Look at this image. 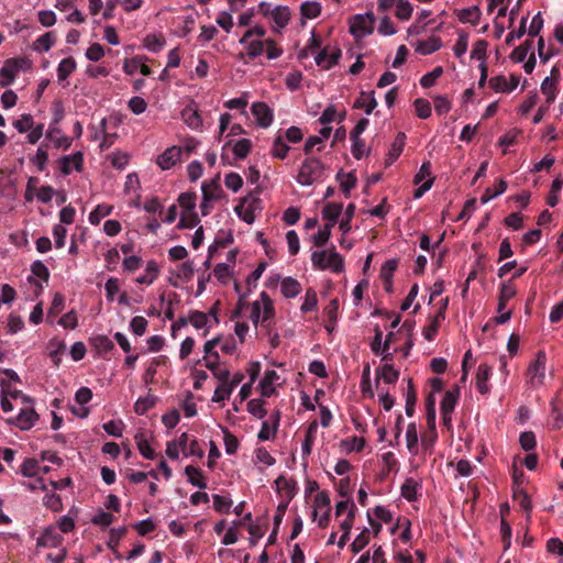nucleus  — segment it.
<instances>
[{"mask_svg": "<svg viewBox=\"0 0 563 563\" xmlns=\"http://www.w3.org/2000/svg\"><path fill=\"white\" fill-rule=\"evenodd\" d=\"M541 91L547 96V103L551 104L555 100L556 87L552 78H544L541 84Z\"/></svg>", "mask_w": 563, "mask_h": 563, "instance_id": "obj_50", "label": "nucleus"}, {"mask_svg": "<svg viewBox=\"0 0 563 563\" xmlns=\"http://www.w3.org/2000/svg\"><path fill=\"white\" fill-rule=\"evenodd\" d=\"M516 295V288L510 282H504L499 288L497 311L503 312L508 301Z\"/></svg>", "mask_w": 563, "mask_h": 563, "instance_id": "obj_16", "label": "nucleus"}, {"mask_svg": "<svg viewBox=\"0 0 563 563\" xmlns=\"http://www.w3.org/2000/svg\"><path fill=\"white\" fill-rule=\"evenodd\" d=\"M252 113L256 118L257 124L262 128H268L273 122V111L264 102H254L252 104Z\"/></svg>", "mask_w": 563, "mask_h": 563, "instance_id": "obj_10", "label": "nucleus"}, {"mask_svg": "<svg viewBox=\"0 0 563 563\" xmlns=\"http://www.w3.org/2000/svg\"><path fill=\"white\" fill-rule=\"evenodd\" d=\"M468 47V34L465 32H461L453 47L454 54L456 57H462Z\"/></svg>", "mask_w": 563, "mask_h": 563, "instance_id": "obj_60", "label": "nucleus"}, {"mask_svg": "<svg viewBox=\"0 0 563 563\" xmlns=\"http://www.w3.org/2000/svg\"><path fill=\"white\" fill-rule=\"evenodd\" d=\"M454 13L461 23H471L472 25H477L482 15L478 5L455 10Z\"/></svg>", "mask_w": 563, "mask_h": 563, "instance_id": "obj_13", "label": "nucleus"}, {"mask_svg": "<svg viewBox=\"0 0 563 563\" xmlns=\"http://www.w3.org/2000/svg\"><path fill=\"white\" fill-rule=\"evenodd\" d=\"M252 150V142L249 139L239 140L233 146V153L236 158L244 159Z\"/></svg>", "mask_w": 563, "mask_h": 563, "instance_id": "obj_42", "label": "nucleus"}, {"mask_svg": "<svg viewBox=\"0 0 563 563\" xmlns=\"http://www.w3.org/2000/svg\"><path fill=\"white\" fill-rule=\"evenodd\" d=\"M278 378H279V376L274 369H269V371L265 372V375L260 383L262 396L271 397L273 395L275 389L272 385Z\"/></svg>", "mask_w": 563, "mask_h": 563, "instance_id": "obj_21", "label": "nucleus"}, {"mask_svg": "<svg viewBox=\"0 0 563 563\" xmlns=\"http://www.w3.org/2000/svg\"><path fill=\"white\" fill-rule=\"evenodd\" d=\"M312 265L321 271L331 269L333 273H341L344 269L343 257L332 246L329 251H314L311 254Z\"/></svg>", "mask_w": 563, "mask_h": 563, "instance_id": "obj_2", "label": "nucleus"}, {"mask_svg": "<svg viewBox=\"0 0 563 563\" xmlns=\"http://www.w3.org/2000/svg\"><path fill=\"white\" fill-rule=\"evenodd\" d=\"M493 367L486 363L479 364L476 373V388L482 395H486L490 390L488 380L490 378Z\"/></svg>", "mask_w": 563, "mask_h": 563, "instance_id": "obj_11", "label": "nucleus"}, {"mask_svg": "<svg viewBox=\"0 0 563 563\" xmlns=\"http://www.w3.org/2000/svg\"><path fill=\"white\" fill-rule=\"evenodd\" d=\"M334 225L327 223L323 229H320L317 234L313 235V244L317 247H323L331 236V229Z\"/></svg>", "mask_w": 563, "mask_h": 563, "instance_id": "obj_48", "label": "nucleus"}, {"mask_svg": "<svg viewBox=\"0 0 563 563\" xmlns=\"http://www.w3.org/2000/svg\"><path fill=\"white\" fill-rule=\"evenodd\" d=\"M33 117L29 113H25V114H22L21 115V119L19 120H15L13 122V126L20 132V133H24L29 130L32 129L33 126Z\"/></svg>", "mask_w": 563, "mask_h": 563, "instance_id": "obj_64", "label": "nucleus"}, {"mask_svg": "<svg viewBox=\"0 0 563 563\" xmlns=\"http://www.w3.org/2000/svg\"><path fill=\"white\" fill-rule=\"evenodd\" d=\"M276 485H277L279 490H283L286 494L288 501L294 498V496H295V483H291V482L287 481L284 476H279L276 479Z\"/></svg>", "mask_w": 563, "mask_h": 563, "instance_id": "obj_62", "label": "nucleus"}, {"mask_svg": "<svg viewBox=\"0 0 563 563\" xmlns=\"http://www.w3.org/2000/svg\"><path fill=\"white\" fill-rule=\"evenodd\" d=\"M181 152L179 146L168 147L157 156L156 163L163 170L170 169L180 161Z\"/></svg>", "mask_w": 563, "mask_h": 563, "instance_id": "obj_9", "label": "nucleus"}, {"mask_svg": "<svg viewBox=\"0 0 563 563\" xmlns=\"http://www.w3.org/2000/svg\"><path fill=\"white\" fill-rule=\"evenodd\" d=\"M376 107L377 100L375 99L374 91H362L361 97L354 103V108L364 109L366 114H371Z\"/></svg>", "mask_w": 563, "mask_h": 563, "instance_id": "obj_19", "label": "nucleus"}, {"mask_svg": "<svg viewBox=\"0 0 563 563\" xmlns=\"http://www.w3.org/2000/svg\"><path fill=\"white\" fill-rule=\"evenodd\" d=\"M552 412L554 415L553 428L559 430L563 424V400L558 397L551 401Z\"/></svg>", "mask_w": 563, "mask_h": 563, "instance_id": "obj_39", "label": "nucleus"}, {"mask_svg": "<svg viewBox=\"0 0 563 563\" xmlns=\"http://www.w3.org/2000/svg\"><path fill=\"white\" fill-rule=\"evenodd\" d=\"M412 5L407 0H397L396 1V16L399 20H409L412 14Z\"/></svg>", "mask_w": 563, "mask_h": 563, "instance_id": "obj_47", "label": "nucleus"}, {"mask_svg": "<svg viewBox=\"0 0 563 563\" xmlns=\"http://www.w3.org/2000/svg\"><path fill=\"white\" fill-rule=\"evenodd\" d=\"M336 180L340 181V186L346 197L350 195L351 189L356 185V176L353 173L344 174L340 170L336 174Z\"/></svg>", "mask_w": 563, "mask_h": 563, "instance_id": "obj_33", "label": "nucleus"}, {"mask_svg": "<svg viewBox=\"0 0 563 563\" xmlns=\"http://www.w3.org/2000/svg\"><path fill=\"white\" fill-rule=\"evenodd\" d=\"M32 67L30 59L25 57L10 58L5 60L4 65L0 69V76L5 78V81H1V86L11 84L20 70H29Z\"/></svg>", "mask_w": 563, "mask_h": 563, "instance_id": "obj_4", "label": "nucleus"}, {"mask_svg": "<svg viewBox=\"0 0 563 563\" xmlns=\"http://www.w3.org/2000/svg\"><path fill=\"white\" fill-rule=\"evenodd\" d=\"M135 442L140 453L147 460H154L156 454L155 451L150 446L144 433H137L135 435Z\"/></svg>", "mask_w": 563, "mask_h": 563, "instance_id": "obj_36", "label": "nucleus"}, {"mask_svg": "<svg viewBox=\"0 0 563 563\" xmlns=\"http://www.w3.org/2000/svg\"><path fill=\"white\" fill-rule=\"evenodd\" d=\"M262 200L253 195L244 197L241 202L234 208L238 217L251 224L255 221V211L261 209Z\"/></svg>", "mask_w": 563, "mask_h": 563, "instance_id": "obj_5", "label": "nucleus"}, {"mask_svg": "<svg viewBox=\"0 0 563 563\" xmlns=\"http://www.w3.org/2000/svg\"><path fill=\"white\" fill-rule=\"evenodd\" d=\"M369 542V530L364 529L352 542L351 551L356 554L361 552Z\"/></svg>", "mask_w": 563, "mask_h": 563, "instance_id": "obj_49", "label": "nucleus"}, {"mask_svg": "<svg viewBox=\"0 0 563 563\" xmlns=\"http://www.w3.org/2000/svg\"><path fill=\"white\" fill-rule=\"evenodd\" d=\"M185 474L188 477V482L192 486L198 487L200 489H205L207 487V483L202 476V472L199 468L192 465H188L185 468Z\"/></svg>", "mask_w": 563, "mask_h": 563, "instance_id": "obj_24", "label": "nucleus"}, {"mask_svg": "<svg viewBox=\"0 0 563 563\" xmlns=\"http://www.w3.org/2000/svg\"><path fill=\"white\" fill-rule=\"evenodd\" d=\"M420 487V484L413 478H407L405 483L401 485V496L408 501L417 500V490Z\"/></svg>", "mask_w": 563, "mask_h": 563, "instance_id": "obj_31", "label": "nucleus"}, {"mask_svg": "<svg viewBox=\"0 0 563 563\" xmlns=\"http://www.w3.org/2000/svg\"><path fill=\"white\" fill-rule=\"evenodd\" d=\"M301 291L300 283L292 278L286 277L282 282V292L286 298H294Z\"/></svg>", "mask_w": 563, "mask_h": 563, "instance_id": "obj_25", "label": "nucleus"}, {"mask_svg": "<svg viewBox=\"0 0 563 563\" xmlns=\"http://www.w3.org/2000/svg\"><path fill=\"white\" fill-rule=\"evenodd\" d=\"M545 364L547 355L543 351H539L534 362L527 369V377L531 386L538 387L544 384Z\"/></svg>", "mask_w": 563, "mask_h": 563, "instance_id": "obj_6", "label": "nucleus"}, {"mask_svg": "<svg viewBox=\"0 0 563 563\" xmlns=\"http://www.w3.org/2000/svg\"><path fill=\"white\" fill-rule=\"evenodd\" d=\"M376 375L387 384H395L399 378V372L391 364L386 363L376 369Z\"/></svg>", "mask_w": 563, "mask_h": 563, "instance_id": "obj_26", "label": "nucleus"}, {"mask_svg": "<svg viewBox=\"0 0 563 563\" xmlns=\"http://www.w3.org/2000/svg\"><path fill=\"white\" fill-rule=\"evenodd\" d=\"M222 431H223V441H224L227 454H229V455L235 454L238 451V448H239L238 438L234 434H232L227 428H224Z\"/></svg>", "mask_w": 563, "mask_h": 563, "instance_id": "obj_46", "label": "nucleus"}, {"mask_svg": "<svg viewBox=\"0 0 563 563\" xmlns=\"http://www.w3.org/2000/svg\"><path fill=\"white\" fill-rule=\"evenodd\" d=\"M489 87L495 92H510L509 91V84L507 81V78L504 75H498L495 77H492L488 81Z\"/></svg>", "mask_w": 563, "mask_h": 563, "instance_id": "obj_54", "label": "nucleus"}, {"mask_svg": "<svg viewBox=\"0 0 563 563\" xmlns=\"http://www.w3.org/2000/svg\"><path fill=\"white\" fill-rule=\"evenodd\" d=\"M343 210V205L338 202H328L322 209L323 219L328 220V223L335 225Z\"/></svg>", "mask_w": 563, "mask_h": 563, "instance_id": "obj_20", "label": "nucleus"}, {"mask_svg": "<svg viewBox=\"0 0 563 563\" xmlns=\"http://www.w3.org/2000/svg\"><path fill=\"white\" fill-rule=\"evenodd\" d=\"M265 401L262 399H251L247 402V411L258 419H263L267 415V410L264 407Z\"/></svg>", "mask_w": 563, "mask_h": 563, "instance_id": "obj_45", "label": "nucleus"}, {"mask_svg": "<svg viewBox=\"0 0 563 563\" xmlns=\"http://www.w3.org/2000/svg\"><path fill=\"white\" fill-rule=\"evenodd\" d=\"M232 393L233 390L229 387L228 384H220L213 393L212 401L222 402L229 399Z\"/></svg>", "mask_w": 563, "mask_h": 563, "instance_id": "obj_63", "label": "nucleus"}, {"mask_svg": "<svg viewBox=\"0 0 563 563\" xmlns=\"http://www.w3.org/2000/svg\"><path fill=\"white\" fill-rule=\"evenodd\" d=\"M375 20L373 12L353 15L350 19V33L356 38L372 34L374 32Z\"/></svg>", "mask_w": 563, "mask_h": 563, "instance_id": "obj_3", "label": "nucleus"}, {"mask_svg": "<svg viewBox=\"0 0 563 563\" xmlns=\"http://www.w3.org/2000/svg\"><path fill=\"white\" fill-rule=\"evenodd\" d=\"M90 343L99 354H106L114 350V343L103 334L91 338Z\"/></svg>", "mask_w": 563, "mask_h": 563, "instance_id": "obj_23", "label": "nucleus"}, {"mask_svg": "<svg viewBox=\"0 0 563 563\" xmlns=\"http://www.w3.org/2000/svg\"><path fill=\"white\" fill-rule=\"evenodd\" d=\"M56 42V35L54 32H46L35 40L33 48L37 52H47Z\"/></svg>", "mask_w": 563, "mask_h": 563, "instance_id": "obj_27", "label": "nucleus"}, {"mask_svg": "<svg viewBox=\"0 0 563 563\" xmlns=\"http://www.w3.org/2000/svg\"><path fill=\"white\" fill-rule=\"evenodd\" d=\"M460 398V389L459 387H455L452 390H446L444 394V397L441 401V413H451L454 411V408L456 406V402Z\"/></svg>", "mask_w": 563, "mask_h": 563, "instance_id": "obj_18", "label": "nucleus"}, {"mask_svg": "<svg viewBox=\"0 0 563 563\" xmlns=\"http://www.w3.org/2000/svg\"><path fill=\"white\" fill-rule=\"evenodd\" d=\"M317 430H318L317 421L310 422L306 430L305 440H303L302 446H301L302 460H306V457L311 454L312 446H313V443L316 440Z\"/></svg>", "mask_w": 563, "mask_h": 563, "instance_id": "obj_17", "label": "nucleus"}, {"mask_svg": "<svg viewBox=\"0 0 563 563\" xmlns=\"http://www.w3.org/2000/svg\"><path fill=\"white\" fill-rule=\"evenodd\" d=\"M487 46H488L487 41H485V40L476 41L474 46H473V49H472V53H471V57L475 58V59H478V60H482V63L483 62L485 63Z\"/></svg>", "mask_w": 563, "mask_h": 563, "instance_id": "obj_58", "label": "nucleus"}, {"mask_svg": "<svg viewBox=\"0 0 563 563\" xmlns=\"http://www.w3.org/2000/svg\"><path fill=\"white\" fill-rule=\"evenodd\" d=\"M440 47H441L440 37H430L426 41L419 42V44L416 47V51L421 55H430V54L439 51Z\"/></svg>", "mask_w": 563, "mask_h": 563, "instance_id": "obj_29", "label": "nucleus"}, {"mask_svg": "<svg viewBox=\"0 0 563 563\" xmlns=\"http://www.w3.org/2000/svg\"><path fill=\"white\" fill-rule=\"evenodd\" d=\"M156 401V396L147 394L145 397H141L136 400L134 404V411L137 415H145L151 408L155 406Z\"/></svg>", "mask_w": 563, "mask_h": 563, "instance_id": "obj_32", "label": "nucleus"}, {"mask_svg": "<svg viewBox=\"0 0 563 563\" xmlns=\"http://www.w3.org/2000/svg\"><path fill=\"white\" fill-rule=\"evenodd\" d=\"M199 217L194 211L184 212L180 217L178 227L180 229H191L199 223Z\"/></svg>", "mask_w": 563, "mask_h": 563, "instance_id": "obj_57", "label": "nucleus"}, {"mask_svg": "<svg viewBox=\"0 0 563 563\" xmlns=\"http://www.w3.org/2000/svg\"><path fill=\"white\" fill-rule=\"evenodd\" d=\"M213 508L216 511L220 514H227L230 511V508L232 506V500L229 498H225L221 495H213Z\"/></svg>", "mask_w": 563, "mask_h": 563, "instance_id": "obj_59", "label": "nucleus"}, {"mask_svg": "<svg viewBox=\"0 0 563 563\" xmlns=\"http://www.w3.org/2000/svg\"><path fill=\"white\" fill-rule=\"evenodd\" d=\"M405 140H406L405 133L399 132L388 151V154H387V157L385 161L386 167L390 166L400 156V154L404 151Z\"/></svg>", "mask_w": 563, "mask_h": 563, "instance_id": "obj_14", "label": "nucleus"}, {"mask_svg": "<svg viewBox=\"0 0 563 563\" xmlns=\"http://www.w3.org/2000/svg\"><path fill=\"white\" fill-rule=\"evenodd\" d=\"M181 119L192 130H199L202 126V119L194 102L183 109Z\"/></svg>", "mask_w": 563, "mask_h": 563, "instance_id": "obj_12", "label": "nucleus"}, {"mask_svg": "<svg viewBox=\"0 0 563 563\" xmlns=\"http://www.w3.org/2000/svg\"><path fill=\"white\" fill-rule=\"evenodd\" d=\"M290 10L286 5H277L272 11V19L279 29H284L290 21Z\"/></svg>", "mask_w": 563, "mask_h": 563, "instance_id": "obj_22", "label": "nucleus"}, {"mask_svg": "<svg viewBox=\"0 0 563 563\" xmlns=\"http://www.w3.org/2000/svg\"><path fill=\"white\" fill-rule=\"evenodd\" d=\"M145 275L136 278V283L143 285H151L158 277L159 268L155 261H148L145 269Z\"/></svg>", "mask_w": 563, "mask_h": 563, "instance_id": "obj_30", "label": "nucleus"}, {"mask_svg": "<svg viewBox=\"0 0 563 563\" xmlns=\"http://www.w3.org/2000/svg\"><path fill=\"white\" fill-rule=\"evenodd\" d=\"M246 48V54L251 59H254L258 56H261L264 53L265 49V41L255 40L251 41L249 40V43L243 44Z\"/></svg>", "mask_w": 563, "mask_h": 563, "instance_id": "obj_40", "label": "nucleus"}, {"mask_svg": "<svg viewBox=\"0 0 563 563\" xmlns=\"http://www.w3.org/2000/svg\"><path fill=\"white\" fill-rule=\"evenodd\" d=\"M77 67L76 60L73 57H66L60 60L57 67V78L59 81L67 79Z\"/></svg>", "mask_w": 563, "mask_h": 563, "instance_id": "obj_28", "label": "nucleus"}, {"mask_svg": "<svg viewBox=\"0 0 563 563\" xmlns=\"http://www.w3.org/2000/svg\"><path fill=\"white\" fill-rule=\"evenodd\" d=\"M301 15L306 19H316L321 13V4L317 1H306L300 5Z\"/></svg>", "mask_w": 563, "mask_h": 563, "instance_id": "obj_35", "label": "nucleus"}, {"mask_svg": "<svg viewBox=\"0 0 563 563\" xmlns=\"http://www.w3.org/2000/svg\"><path fill=\"white\" fill-rule=\"evenodd\" d=\"M442 74H443V68L441 66H438L432 71L427 73L426 75H423L421 77L420 85L423 88H430L435 84L437 79L439 77H441Z\"/></svg>", "mask_w": 563, "mask_h": 563, "instance_id": "obj_55", "label": "nucleus"}, {"mask_svg": "<svg viewBox=\"0 0 563 563\" xmlns=\"http://www.w3.org/2000/svg\"><path fill=\"white\" fill-rule=\"evenodd\" d=\"M261 299L263 301V318L262 323L267 322L271 320L275 314V308L272 299L269 298L268 294L265 291L261 292Z\"/></svg>", "mask_w": 563, "mask_h": 563, "instance_id": "obj_44", "label": "nucleus"}, {"mask_svg": "<svg viewBox=\"0 0 563 563\" xmlns=\"http://www.w3.org/2000/svg\"><path fill=\"white\" fill-rule=\"evenodd\" d=\"M342 56V51L339 47H335L331 52H329L328 47H323L318 55L314 57L316 64L322 69L329 70L335 65L339 64V60Z\"/></svg>", "mask_w": 563, "mask_h": 563, "instance_id": "obj_7", "label": "nucleus"}, {"mask_svg": "<svg viewBox=\"0 0 563 563\" xmlns=\"http://www.w3.org/2000/svg\"><path fill=\"white\" fill-rule=\"evenodd\" d=\"M413 104L416 113L420 119H428L431 115V104L428 100L418 98Z\"/></svg>", "mask_w": 563, "mask_h": 563, "instance_id": "obj_56", "label": "nucleus"}, {"mask_svg": "<svg viewBox=\"0 0 563 563\" xmlns=\"http://www.w3.org/2000/svg\"><path fill=\"white\" fill-rule=\"evenodd\" d=\"M165 43L163 35L148 34L144 38V46L153 53H158Z\"/></svg>", "mask_w": 563, "mask_h": 563, "instance_id": "obj_37", "label": "nucleus"}, {"mask_svg": "<svg viewBox=\"0 0 563 563\" xmlns=\"http://www.w3.org/2000/svg\"><path fill=\"white\" fill-rule=\"evenodd\" d=\"M38 420V415L33 408L22 409L15 418L8 420L9 423L15 424L20 430H30Z\"/></svg>", "mask_w": 563, "mask_h": 563, "instance_id": "obj_8", "label": "nucleus"}, {"mask_svg": "<svg viewBox=\"0 0 563 563\" xmlns=\"http://www.w3.org/2000/svg\"><path fill=\"white\" fill-rule=\"evenodd\" d=\"M197 196L195 192L186 191L180 194L178 197V202L180 207L185 210L184 212L194 211L196 206Z\"/></svg>", "mask_w": 563, "mask_h": 563, "instance_id": "obj_52", "label": "nucleus"}, {"mask_svg": "<svg viewBox=\"0 0 563 563\" xmlns=\"http://www.w3.org/2000/svg\"><path fill=\"white\" fill-rule=\"evenodd\" d=\"M219 175L210 181L202 183L201 190L205 200H217L221 197L222 188L219 184Z\"/></svg>", "mask_w": 563, "mask_h": 563, "instance_id": "obj_15", "label": "nucleus"}, {"mask_svg": "<svg viewBox=\"0 0 563 563\" xmlns=\"http://www.w3.org/2000/svg\"><path fill=\"white\" fill-rule=\"evenodd\" d=\"M325 165L317 157L306 158L299 169L297 181L302 186H310L321 181L324 176Z\"/></svg>", "mask_w": 563, "mask_h": 563, "instance_id": "obj_1", "label": "nucleus"}, {"mask_svg": "<svg viewBox=\"0 0 563 563\" xmlns=\"http://www.w3.org/2000/svg\"><path fill=\"white\" fill-rule=\"evenodd\" d=\"M512 498L519 506L527 512H530L532 509V504L529 495L523 488H514Z\"/></svg>", "mask_w": 563, "mask_h": 563, "instance_id": "obj_38", "label": "nucleus"}, {"mask_svg": "<svg viewBox=\"0 0 563 563\" xmlns=\"http://www.w3.org/2000/svg\"><path fill=\"white\" fill-rule=\"evenodd\" d=\"M112 211V207L109 205H98L89 214V222L91 224H98L100 220L109 216Z\"/></svg>", "mask_w": 563, "mask_h": 563, "instance_id": "obj_43", "label": "nucleus"}, {"mask_svg": "<svg viewBox=\"0 0 563 563\" xmlns=\"http://www.w3.org/2000/svg\"><path fill=\"white\" fill-rule=\"evenodd\" d=\"M406 441H407V448L410 452H412L418 444V432L416 423L411 422L407 427L406 431Z\"/></svg>", "mask_w": 563, "mask_h": 563, "instance_id": "obj_61", "label": "nucleus"}, {"mask_svg": "<svg viewBox=\"0 0 563 563\" xmlns=\"http://www.w3.org/2000/svg\"><path fill=\"white\" fill-rule=\"evenodd\" d=\"M48 346H49V357L51 360L53 361V363L55 364V366H58L59 363H60V354L64 352L65 350V343L63 341H58V340H51L49 343H48Z\"/></svg>", "mask_w": 563, "mask_h": 563, "instance_id": "obj_41", "label": "nucleus"}, {"mask_svg": "<svg viewBox=\"0 0 563 563\" xmlns=\"http://www.w3.org/2000/svg\"><path fill=\"white\" fill-rule=\"evenodd\" d=\"M417 402V391L411 378L408 379V389L406 393V415L408 417L413 416L415 407Z\"/></svg>", "mask_w": 563, "mask_h": 563, "instance_id": "obj_34", "label": "nucleus"}, {"mask_svg": "<svg viewBox=\"0 0 563 563\" xmlns=\"http://www.w3.org/2000/svg\"><path fill=\"white\" fill-rule=\"evenodd\" d=\"M317 306H318L317 292L311 288L307 289L306 295H305V301L300 308L301 311L302 312L313 311L317 309Z\"/></svg>", "mask_w": 563, "mask_h": 563, "instance_id": "obj_53", "label": "nucleus"}, {"mask_svg": "<svg viewBox=\"0 0 563 563\" xmlns=\"http://www.w3.org/2000/svg\"><path fill=\"white\" fill-rule=\"evenodd\" d=\"M290 147L284 142L283 137L277 135L273 144V156L279 159H284L287 156Z\"/></svg>", "mask_w": 563, "mask_h": 563, "instance_id": "obj_51", "label": "nucleus"}]
</instances>
